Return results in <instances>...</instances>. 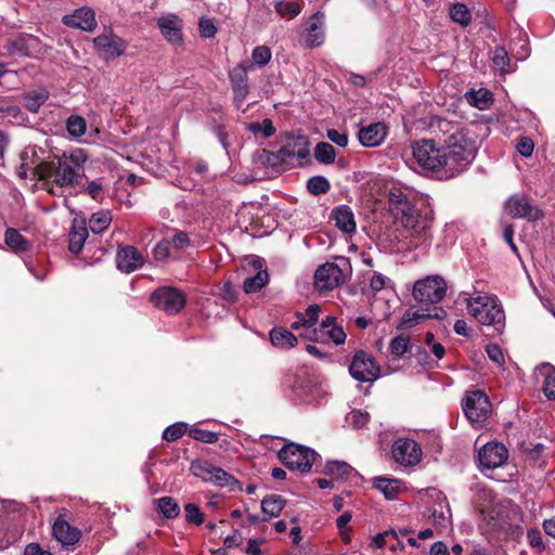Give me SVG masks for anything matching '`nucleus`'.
<instances>
[{"instance_id":"obj_1","label":"nucleus","mask_w":555,"mask_h":555,"mask_svg":"<svg viewBox=\"0 0 555 555\" xmlns=\"http://www.w3.org/2000/svg\"><path fill=\"white\" fill-rule=\"evenodd\" d=\"M88 156L81 149L63 155L57 162L41 163L35 168V176L41 188L54 196L65 188L79 185L85 177V163Z\"/></svg>"},{"instance_id":"obj_2","label":"nucleus","mask_w":555,"mask_h":555,"mask_svg":"<svg viewBox=\"0 0 555 555\" xmlns=\"http://www.w3.org/2000/svg\"><path fill=\"white\" fill-rule=\"evenodd\" d=\"M439 132L444 135L442 149L451 175L462 172L475 158L477 154V144L474 134L456 122L444 118L436 121Z\"/></svg>"},{"instance_id":"obj_3","label":"nucleus","mask_w":555,"mask_h":555,"mask_svg":"<svg viewBox=\"0 0 555 555\" xmlns=\"http://www.w3.org/2000/svg\"><path fill=\"white\" fill-rule=\"evenodd\" d=\"M459 297L465 302L468 314L479 324L502 331L505 325V312L495 295L474 289L463 291Z\"/></svg>"},{"instance_id":"obj_4","label":"nucleus","mask_w":555,"mask_h":555,"mask_svg":"<svg viewBox=\"0 0 555 555\" xmlns=\"http://www.w3.org/2000/svg\"><path fill=\"white\" fill-rule=\"evenodd\" d=\"M412 155L417 166L424 172L436 175L441 180L455 177L450 173L449 163L447 162L442 145H438L434 140L423 139L415 141L412 144Z\"/></svg>"},{"instance_id":"obj_5","label":"nucleus","mask_w":555,"mask_h":555,"mask_svg":"<svg viewBox=\"0 0 555 555\" xmlns=\"http://www.w3.org/2000/svg\"><path fill=\"white\" fill-rule=\"evenodd\" d=\"M400 223L404 228L409 238V247L416 248L422 244L430 241V220L426 217L421 216L416 210L405 211L400 217Z\"/></svg>"},{"instance_id":"obj_6","label":"nucleus","mask_w":555,"mask_h":555,"mask_svg":"<svg viewBox=\"0 0 555 555\" xmlns=\"http://www.w3.org/2000/svg\"><path fill=\"white\" fill-rule=\"evenodd\" d=\"M315 456L314 450L296 443L286 444L279 452V459L288 469L300 473L310 470Z\"/></svg>"},{"instance_id":"obj_7","label":"nucleus","mask_w":555,"mask_h":555,"mask_svg":"<svg viewBox=\"0 0 555 555\" xmlns=\"http://www.w3.org/2000/svg\"><path fill=\"white\" fill-rule=\"evenodd\" d=\"M190 469L195 477L206 482H211L219 487H228L231 491L241 488L237 479L207 461H194L191 463Z\"/></svg>"},{"instance_id":"obj_8","label":"nucleus","mask_w":555,"mask_h":555,"mask_svg":"<svg viewBox=\"0 0 555 555\" xmlns=\"http://www.w3.org/2000/svg\"><path fill=\"white\" fill-rule=\"evenodd\" d=\"M447 293V282L440 275H428L415 282L413 296L422 302H440Z\"/></svg>"},{"instance_id":"obj_9","label":"nucleus","mask_w":555,"mask_h":555,"mask_svg":"<svg viewBox=\"0 0 555 555\" xmlns=\"http://www.w3.org/2000/svg\"><path fill=\"white\" fill-rule=\"evenodd\" d=\"M463 410L470 423L481 425L491 413V403L483 391L473 390L466 393Z\"/></svg>"},{"instance_id":"obj_10","label":"nucleus","mask_w":555,"mask_h":555,"mask_svg":"<svg viewBox=\"0 0 555 555\" xmlns=\"http://www.w3.org/2000/svg\"><path fill=\"white\" fill-rule=\"evenodd\" d=\"M310 155V143L306 135H288L278 151V157L285 163L296 160L297 165L305 164Z\"/></svg>"},{"instance_id":"obj_11","label":"nucleus","mask_w":555,"mask_h":555,"mask_svg":"<svg viewBox=\"0 0 555 555\" xmlns=\"http://www.w3.org/2000/svg\"><path fill=\"white\" fill-rule=\"evenodd\" d=\"M505 212L514 219L535 221L543 218V211L530 201L518 194L509 196L504 203Z\"/></svg>"},{"instance_id":"obj_12","label":"nucleus","mask_w":555,"mask_h":555,"mask_svg":"<svg viewBox=\"0 0 555 555\" xmlns=\"http://www.w3.org/2000/svg\"><path fill=\"white\" fill-rule=\"evenodd\" d=\"M392 457L401 466L409 467L420 463L422 449L418 443L409 438L397 439L391 448Z\"/></svg>"},{"instance_id":"obj_13","label":"nucleus","mask_w":555,"mask_h":555,"mask_svg":"<svg viewBox=\"0 0 555 555\" xmlns=\"http://www.w3.org/2000/svg\"><path fill=\"white\" fill-rule=\"evenodd\" d=\"M155 307L168 314H177L185 305L184 295L177 288L162 287L151 295Z\"/></svg>"},{"instance_id":"obj_14","label":"nucleus","mask_w":555,"mask_h":555,"mask_svg":"<svg viewBox=\"0 0 555 555\" xmlns=\"http://www.w3.org/2000/svg\"><path fill=\"white\" fill-rule=\"evenodd\" d=\"M349 372L359 382H374L379 376V366L373 357L364 351H358L349 366Z\"/></svg>"},{"instance_id":"obj_15","label":"nucleus","mask_w":555,"mask_h":555,"mask_svg":"<svg viewBox=\"0 0 555 555\" xmlns=\"http://www.w3.org/2000/svg\"><path fill=\"white\" fill-rule=\"evenodd\" d=\"M345 281V273L333 262H326L320 266L314 274V285L320 291L333 289Z\"/></svg>"},{"instance_id":"obj_16","label":"nucleus","mask_w":555,"mask_h":555,"mask_svg":"<svg viewBox=\"0 0 555 555\" xmlns=\"http://www.w3.org/2000/svg\"><path fill=\"white\" fill-rule=\"evenodd\" d=\"M95 49L104 53L107 57L116 59L126 51L127 43L112 30L104 31L93 39Z\"/></svg>"},{"instance_id":"obj_17","label":"nucleus","mask_w":555,"mask_h":555,"mask_svg":"<svg viewBox=\"0 0 555 555\" xmlns=\"http://www.w3.org/2000/svg\"><path fill=\"white\" fill-rule=\"evenodd\" d=\"M62 23L68 27L92 33L96 26L95 12L89 7L76 9L62 17Z\"/></svg>"},{"instance_id":"obj_18","label":"nucleus","mask_w":555,"mask_h":555,"mask_svg":"<svg viewBox=\"0 0 555 555\" xmlns=\"http://www.w3.org/2000/svg\"><path fill=\"white\" fill-rule=\"evenodd\" d=\"M251 68V64L242 62L230 72L234 101L237 106H241L248 94L247 72Z\"/></svg>"},{"instance_id":"obj_19","label":"nucleus","mask_w":555,"mask_h":555,"mask_svg":"<svg viewBox=\"0 0 555 555\" xmlns=\"http://www.w3.org/2000/svg\"><path fill=\"white\" fill-rule=\"evenodd\" d=\"M508 456L507 449L502 443L489 442L479 451L480 465L487 469H493L503 465Z\"/></svg>"},{"instance_id":"obj_20","label":"nucleus","mask_w":555,"mask_h":555,"mask_svg":"<svg viewBox=\"0 0 555 555\" xmlns=\"http://www.w3.org/2000/svg\"><path fill=\"white\" fill-rule=\"evenodd\" d=\"M285 386L289 389L288 397L297 403L309 401L313 389L312 383L302 376H289L285 379Z\"/></svg>"},{"instance_id":"obj_21","label":"nucleus","mask_w":555,"mask_h":555,"mask_svg":"<svg viewBox=\"0 0 555 555\" xmlns=\"http://www.w3.org/2000/svg\"><path fill=\"white\" fill-rule=\"evenodd\" d=\"M117 268L126 273H130L141 268L144 263L142 254L133 246H126L118 250L116 255Z\"/></svg>"},{"instance_id":"obj_22","label":"nucleus","mask_w":555,"mask_h":555,"mask_svg":"<svg viewBox=\"0 0 555 555\" xmlns=\"http://www.w3.org/2000/svg\"><path fill=\"white\" fill-rule=\"evenodd\" d=\"M387 135L384 122H374L359 130L358 139L363 146L375 147L382 144Z\"/></svg>"},{"instance_id":"obj_23","label":"nucleus","mask_w":555,"mask_h":555,"mask_svg":"<svg viewBox=\"0 0 555 555\" xmlns=\"http://www.w3.org/2000/svg\"><path fill=\"white\" fill-rule=\"evenodd\" d=\"M52 534L62 545H73L80 538V531L72 527L62 516L55 519L52 526Z\"/></svg>"},{"instance_id":"obj_24","label":"nucleus","mask_w":555,"mask_h":555,"mask_svg":"<svg viewBox=\"0 0 555 555\" xmlns=\"http://www.w3.org/2000/svg\"><path fill=\"white\" fill-rule=\"evenodd\" d=\"M324 15L320 12L314 13L307 23L305 41L310 48L320 47L324 41Z\"/></svg>"},{"instance_id":"obj_25","label":"nucleus","mask_w":555,"mask_h":555,"mask_svg":"<svg viewBox=\"0 0 555 555\" xmlns=\"http://www.w3.org/2000/svg\"><path fill=\"white\" fill-rule=\"evenodd\" d=\"M163 36L171 43H180L182 41L181 21L175 14L162 16L157 21Z\"/></svg>"},{"instance_id":"obj_26","label":"nucleus","mask_w":555,"mask_h":555,"mask_svg":"<svg viewBox=\"0 0 555 555\" xmlns=\"http://www.w3.org/2000/svg\"><path fill=\"white\" fill-rule=\"evenodd\" d=\"M88 237V229L86 221L75 218L73 220L72 229L68 234V248L72 253L78 254L81 251L85 242Z\"/></svg>"},{"instance_id":"obj_27","label":"nucleus","mask_w":555,"mask_h":555,"mask_svg":"<svg viewBox=\"0 0 555 555\" xmlns=\"http://www.w3.org/2000/svg\"><path fill=\"white\" fill-rule=\"evenodd\" d=\"M318 334L319 340L327 337L336 345L344 344L346 340V334L341 326L336 325V319L334 317H327L322 321Z\"/></svg>"},{"instance_id":"obj_28","label":"nucleus","mask_w":555,"mask_h":555,"mask_svg":"<svg viewBox=\"0 0 555 555\" xmlns=\"http://www.w3.org/2000/svg\"><path fill=\"white\" fill-rule=\"evenodd\" d=\"M332 218L335 220L336 227L343 232L352 233L356 231L354 216L348 206L336 207L332 212Z\"/></svg>"},{"instance_id":"obj_29","label":"nucleus","mask_w":555,"mask_h":555,"mask_svg":"<svg viewBox=\"0 0 555 555\" xmlns=\"http://www.w3.org/2000/svg\"><path fill=\"white\" fill-rule=\"evenodd\" d=\"M373 486L380 491L387 500H393L402 489V482L396 478L375 477Z\"/></svg>"},{"instance_id":"obj_30","label":"nucleus","mask_w":555,"mask_h":555,"mask_svg":"<svg viewBox=\"0 0 555 555\" xmlns=\"http://www.w3.org/2000/svg\"><path fill=\"white\" fill-rule=\"evenodd\" d=\"M270 340L273 346L281 349H288L297 344V337L286 328L274 327L270 332Z\"/></svg>"},{"instance_id":"obj_31","label":"nucleus","mask_w":555,"mask_h":555,"mask_svg":"<svg viewBox=\"0 0 555 555\" xmlns=\"http://www.w3.org/2000/svg\"><path fill=\"white\" fill-rule=\"evenodd\" d=\"M320 311H321V308L319 305H310L306 309L304 314L306 315L305 322H306V324H308L309 333H300L299 335L301 337H305L311 341L319 340L318 330L314 326L318 323Z\"/></svg>"},{"instance_id":"obj_32","label":"nucleus","mask_w":555,"mask_h":555,"mask_svg":"<svg viewBox=\"0 0 555 555\" xmlns=\"http://www.w3.org/2000/svg\"><path fill=\"white\" fill-rule=\"evenodd\" d=\"M324 472L334 479H348L354 474V469L346 462L331 461L325 465Z\"/></svg>"},{"instance_id":"obj_33","label":"nucleus","mask_w":555,"mask_h":555,"mask_svg":"<svg viewBox=\"0 0 555 555\" xmlns=\"http://www.w3.org/2000/svg\"><path fill=\"white\" fill-rule=\"evenodd\" d=\"M449 17L452 22L461 25L462 27H467L472 22V13L469 9L462 2L453 3L449 8Z\"/></svg>"},{"instance_id":"obj_34","label":"nucleus","mask_w":555,"mask_h":555,"mask_svg":"<svg viewBox=\"0 0 555 555\" xmlns=\"http://www.w3.org/2000/svg\"><path fill=\"white\" fill-rule=\"evenodd\" d=\"M157 511L167 519H175L180 514L178 502L171 496H163L155 500Z\"/></svg>"},{"instance_id":"obj_35","label":"nucleus","mask_w":555,"mask_h":555,"mask_svg":"<svg viewBox=\"0 0 555 555\" xmlns=\"http://www.w3.org/2000/svg\"><path fill=\"white\" fill-rule=\"evenodd\" d=\"M48 98L49 92L46 89L34 90L24 95L23 104L29 112L37 113Z\"/></svg>"},{"instance_id":"obj_36","label":"nucleus","mask_w":555,"mask_h":555,"mask_svg":"<svg viewBox=\"0 0 555 555\" xmlns=\"http://www.w3.org/2000/svg\"><path fill=\"white\" fill-rule=\"evenodd\" d=\"M467 102L478 109H487L492 103V93L486 89L469 91L465 94Z\"/></svg>"},{"instance_id":"obj_37","label":"nucleus","mask_w":555,"mask_h":555,"mask_svg":"<svg viewBox=\"0 0 555 555\" xmlns=\"http://www.w3.org/2000/svg\"><path fill=\"white\" fill-rule=\"evenodd\" d=\"M285 506V500L281 495L272 494L261 501V509L270 517L280 516Z\"/></svg>"},{"instance_id":"obj_38","label":"nucleus","mask_w":555,"mask_h":555,"mask_svg":"<svg viewBox=\"0 0 555 555\" xmlns=\"http://www.w3.org/2000/svg\"><path fill=\"white\" fill-rule=\"evenodd\" d=\"M5 244L15 251H24L29 247L28 241L15 229H8L4 233Z\"/></svg>"},{"instance_id":"obj_39","label":"nucleus","mask_w":555,"mask_h":555,"mask_svg":"<svg viewBox=\"0 0 555 555\" xmlns=\"http://www.w3.org/2000/svg\"><path fill=\"white\" fill-rule=\"evenodd\" d=\"M428 318H431V315L427 313L426 310L410 308L403 314L399 327L411 328L417 325L421 320H425Z\"/></svg>"},{"instance_id":"obj_40","label":"nucleus","mask_w":555,"mask_h":555,"mask_svg":"<svg viewBox=\"0 0 555 555\" xmlns=\"http://www.w3.org/2000/svg\"><path fill=\"white\" fill-rule=\"evenodd\" d=\"M112 222V215L107 210H102L94 212L90 220H89V228L90 230L95 233L100 234L104 230H106Z\"/></svg>"},{"instance_id":"obj_41","label":"nucleus","mask_w":555,"mask_h":555,"mask_svg":"<svg viewBox=\"0 0 555 555\" xmlns=\"http://www.w3.org/2000/svg\"><path fill=\"white\" fill-rule=\"evenodd\" d=\"M268 282V272L266 270H259L254 276L245 279L243 287L245 293L251 294L260 291Z\"/></svg>"},{"instance_id":"obj_42","label":"nucleus","mask_w":555,"mask_h":555,"mask_svg":"<svg viewBox=\"0 0 555 555\" xmlns=\"http://www.w3.org/2000/svg\"><path fill=\"white\" fill-rule=\"evenodd\" d=\"M66 130L72 138L78 139L87 131V121L82 116L70 115L66 120Z\"/></svg>"},{"instance_id":"obj_43","label":"nucleus","mask_w":555,"mask_h":555,"mask_svg":"<svg viewBox=\"0 0 555 555\" xmlns=\"http://www.w3.org/2000/svg\"><path fill=\"white\" fill-rule=\"evenodd\" d=\"M314 157L323 164H332L335 160L336 152L333 145L327 142H320L314 150Z\"/></svg>"},{"instance_id":"obj_44","label":"nucleus","mask_w":555,"mask_h":555,"mask_svg":"<svg viewBox=\"0 0 555 555\" xmlns=\"http://www.w3.org/2000/svg\"><path fill=\"white\" fill-rule=\"evenodd\" d=\"M330 188V181L323 176H314L307 181V190L312 195L325 194Z\"/></svg>"},{"instance_id":"obj_45","label":"nucleus","mask_w":555,"mask_h":555,"mask_svg":"<svg viewBox=\"0 0 555 555\" xmlns=\"http://www.w3.org/2000/svg\"><path fill=\"white\" fill-rule=\"evenodd\" d=\"M410 338L408 335H398L390 340L389 349L396 357H402L409 349Z\"/></svg>"},{"instance_id":"obj_46","label":"nucleus","mask_w":555,"mask_h":555,"mask_svg":"<svg viewBox=\"0 0 555 555\" xmlns=\"http://www.w3.org/2000/svg\"><path fill=\"white\" fill-rule=\"evenodd\" d=\"M185 520L188 524L201 526L205 518L199 507L194 503H186L184 505Z\"/></svg>"},{"instance_id":"obj_47","label":"nucleus","mask_w":555,"mask_h":555,"mask_svg":"<svg viewBox=\"0 0 555 555\" xmlns=\"http://www.w3.org/2000/svg\"><path fill=\"white\" fill-rule=\"evenodd\" d=\"M251 57L254 61V64H251L253 66L257 65V66L262 67V66H266L270 62V60L272 57V53H271V50L269 47L258 46L253 50Z\"/></svg>"},{"instance_id":"obj_48","label":"nucleus","mask_w":555,"mask_h":555,"mask_svg":"<svg viewBox=\"0 0 555 555\" xmlns=\"http://www.w3.org/2000/svg\"><path fill=\"white\" fill-rule=\"evenodd\" d=\"M247 128L255 134L261 132L263 138H270L275 132V128L270 119H264L262 124L251 122L247 126Z\"/></svg>"},{"instance_id":"obj_49","label":"nucleus","mask_w":555,"mask_h":555,"mask_svg":"<svg viewBox=\"0 0 555 555\" xmlns=\"http://www.w3.org/2000/svg\"><path fill=\"white\" fill-rule=\"evenodd\" d=\"M275 10L282 16L295 17L300 13L301 8L297 2L279 1L275 4Z\"/></svg>"},{"instance_id":"obj_50","label":"nucleus","mask_w":555,"mask_h":555,"mask_svg":"<svg viewBox=\"0 0 555 555\" xmlns=\"http://www.w3.org/2000/svg\"><path fill=\"white\" fill-rule=\"evenodd\" d=\"M369 421L370 414L367 412L354 410L347 415V422L353 428H362L369 423Z\"/></svg>"},{"instance_id":"obj_51","label":"nucleus","mask_w":555,"mask_h":555,"mask_svg":"<svg viewBox=\"0 0 555 555\" xmlns=\"http://www.w3.org/2000/svg\"><path fill=\"white\" fill-rule=\"evenodd\" d=\"M185 431L186 424L181 422L175 423L164 430L163 438L167 441H176L177 439L181 438Z\"/></svg>"},{"instance_id":"obj_52","label":"nucleus","mask_w":555,"mask_h":555,"mask_svg":"<svg viewBox=\"0 0 555 555\" xmlns=\"http://www.w3.org/2000/svg\"><path fill=\"white\" fill-rule=\"evenodd\" d=\"M190 437L204 443H216L219 439L217 433L204 430L201 428H192L189 431Z\"/></svg>"},{"instance_id":"obj_53","label":"nucleus","mask_w":555,"mask_h":555,"mask_svg":"<svg viewBox=\"0 0 555 555\" xmlns=\"http://www.w3.org/2000/svg\"><path fill=\"white\" fill-rule=\"evenodd\" d=\"M198 29L201 37L210 39L214 38L218 31L215 21L212 18L202 17L198 22Z\"/></svg>"},{"instance_id":"obj_54","label":"nucleus","mask_w":555,"mask_h":555,"mask_svg":"<svg viewBox=\"0 0 555 555\" xmlns=\"http://www.w3.org/2000/svg\"><path fill=\"white\" fill-rule=\"evenodd\" d=\"M543 392L550 400H555V369H548L543 382Z\"/></svg>"},{"instance_id":"obj_55","label":"nucleus","mask_w":555,"mask_h":555,"mask_svg":"<svg viewBox=\"0 0 555 555\" xmlns=\"http://www.w3.org/2000/svg\"><path fill=\"white\" fill-rule=\"evenodd\" d=\"M169 241L176 250H183L191 245L189 234L183 231H175L173 235Z\"/></svg>"},{"instance_id":"obj_56","label":"nucleus","mask_w":555,"mask_h":555,"mask_svg":"<svg viewBox=\"0 0 555 555\" xmlns=\"http://www.w3.org/2000/svg\"><path fill=\"white\" fill-rule=\"evenodd\" d=\"M170 246L171 244L169 238H163L160 242H158L153 249L155 260H166L170 256Z\"/></svg>"},{"instance_id":"obj_57","label":"nucleus","mask_w":555,"mask_h":555,"mask_svg":"<svg viewBox=\"0 0 555 555\" xmlns=\"http://www.w3.org/2000/svg\"><path fill=\"white\" fill-rule=\"evenodd\" d=\"M492 61H493L495 68H498L500 70H506V68L509 65L508 54H507L506 50L502 47L495 48Z\"/></svg>"},{"instance_id":"obj_58","label":"nucleus","mask_w":555,"mask_h":555,"mask_svg":"<svg viewBox=\"0 0 555 555\" xmlns=\"http://www.w3.org/2000/svg\"><path fill=\"white\" fill-rule=\"evenodd\" d=\"M533 149H534V143H533V141L530 138H528V137H520L517 140L516 150H517V152L521 156H524V157L531 156L532 152H533Z\"/></svg>"},{"instance_id":"obj_59","label":"nucleus","mask_w":555,"mask_h":555,"mask_svg":"<svg viewBox=\"0 0 555 555\" xmlns=\"http://www.w3.org/2000/svg\"><path fill=\"white\" fill-rule=\"evenodd\" d=\"M327 139L340 147H345L348 144V135L344 132H339L335 129L327 130Z\"/></svg>"},{"instance_id":"obj_60","label":"nucleus","mask_w":555,"mask_h":555,"mask_svg":"<svg viewBox=\"0 0 555 555\" xmlns=\"http://www.w3.org/2000/svg\"><path fill=\"white\" fill-rule=\"evenodd\" d=\"M391 202L401 206V215L403 209L405 211H414L415 209L411 206V203L405 194L402 192L391 193Z\"/></svg>"},{"instance_id":"obj_61","label":"nucleus","mask_w":555,"mask_h":555,"mask_svg":"<svg viewBox=\"0 0 555 555\" xmlns=\"http://www.w3.org/2000/svg\"><path fill=\"white\" fill-rule=\"evenodd\" d=\"M486 351L488 357L498 365H502L504 363V354L502 349L498 345H488L486 347Z\"/></svg>"},{"instance_id":"obj_62","label":"nucleus","mask_w":555,"mask_h":555,"mask_svg":"<svg viewBox=\"0 0 555 555\" xmlns=\"http://www.w3.org/2000/svg\"><path fill=\"white\" fill-rule=\"evenodd\" d=\"M431 517L436 525L446 528L450 525L451 513L449 508H447L446 512L442 509L440 512L435 509L431 514Z\"/></svg>"},{"instance_id":"obj_63","label":"nucleus","mask_w":555,"mask_h":555,"mask_svg":"<svg viewBox=\"0 0 555 555\" xmlns=\"http://www.w3.org/2000/svg\"><path fill=\"white\" fill-rule=\"evenodd\" d=\"M513 236H514V228H513V225L509 224V223H503V238L508 244L511 249L515 254H517L518 249H517V246L514 243Z\"/></svg>"},{"instance_id":"obj_64","label":"nucleus","mask_w":555,"mask_h":555,"mask_svg":"<svg viewBox=\"0 0 555 555\" xmlns=\"http://www.w3.org/2000/svg\"><path fill=\"white\" fill-rule=\"evenodd\" d=\"M24 555H52L49 551L41 548L38 544H28L25 548Z\"/></svg>"}]
</instances>
